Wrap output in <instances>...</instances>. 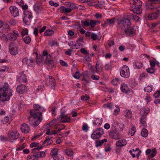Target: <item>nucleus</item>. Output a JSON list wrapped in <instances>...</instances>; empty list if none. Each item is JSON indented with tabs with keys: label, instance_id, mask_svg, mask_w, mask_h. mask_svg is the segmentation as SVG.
I'll return each instance as SVG.
<instances>
[{
	"label": "nucleus",
	"instance_id": "f257e3e1",
	"mask_svg": "<svg viewBox=\"0 0 160 160\" xmlns=\"http://www.w3.org/2000/svg\"><path fill=\"white\" fill-rule=\"evenodd\" d=\"M30 114L32 117H29L28 118L30 124L33 126H38L42 120L41 113L37 114L35 111H31Z\"/></svg>",
	"mask_w": 160,
	"mask_h": 160
},
{
	"label": "nucleus",
	"instance_id": "f03ea898",
	"mask_svg": "<svg viewBox=\"0 0 160 160\" xmlns=\"http://www.w3.org/2000/svg\"><path fill=\"white\" fill-rule=\"evenodd\" d=\"M71 120L69 117L65 114L64 112H62L60 116V117L57 118V119L53 120L50 123V124L52 125L56 124L58 122L62 123L70 122Z\"/></svg>",
	"mask_w": 160,
	"mask_h": 160
},
{
	"label": "nucleus",
	"instance_id": "7ed1b4c3",
	"mask_svg": "<svg viewBox=\"0 0 160 160\" xmlns=\"http://www.w3.org/2000/svg\"><path fill=\"white\" fill-rule=\"evenodd\" d=\"M32 17V13L31 12L28 11H25L23 12L22 18L25 24L30 25Z\"/></svg>",
	"mask_w": 160,
	"mask_h": 160
},
{
	"label": "nucleus",
	"instance_id": "20e7f679",
	"mask_svg": "<svg viewBox=\"0 0 160 160\" xmlns=\"http://www.w3.org/2000/svg\"><path fill=\"white\" fill-rule=\"evenodd\" d=\"M131 24L129 19L123 18L122 20L118 23V28L119 29H122L124 28L125 29L127 28H130L131 27Z\"/></svg>",
	"mask_w": 160,
	"mask_h": 160
},
{
	"label": "nucleus",
	"instance_id": "39448f33",
	"mask_svg": "<svg viewBox=\"0 0 160 160\" xmlns=\"http://www.w3.org/2000/svg\"><path fill=\"white\" fill-rule=\"evenodd\" d=\"M43 58L45 59V62L49 67L50 68H52L54 65L53 61L51 59V56L48 53L47 51H44L43 52Z\"/></svg>",
	"mask_w": 160,
	"mask_h": 160
},
{
	"label": "nucleus",
	"instance_id": "423d86ee",
	"mask_svg": "<svg viewBox=\"0 0 160 160\" xmlns=\"http://www.w3.org/2000/svg\"><path fill=\"white\" fill-rule=\"evenodd\" d=\"M120 74L121 77L127 78L130 76V71L128 67L126 65L122 66L120 70Z\"/></svg>",
	"mask_w": 160,
	"mask_h": 160
},
{
	"label": "nucleus",
	"instance_id": "0eeeda50",
	"mask_svg": "<svg viewBox=\"0 0 160 160\" xmlns=\"http://www.w3.org/2000/svg\"><path fill=\"white\" fill-rule=\"evenodd\" d=\"M103 133V130L101 128L96 129L91 135V138L93 139L99 138Z\"/></svg>",
	"mask_w": 160,
	"mask_h": 160
},
{
	"label": "nucleus",
	"instance_id": "6e6552de",
	"mask_svg": "<svg viewBox=\"0 0 160 160\" xmlns=\"http://www.w3.org/2000/svg\"><path fill=\"white\" fill-rule=\"evenodd\" d=\"M19 135L18 132L16 131L9 132L8 134V140L11 142H14L18 138Z\"/></svg>",
	"mask_w": 160,
	"mask_h": 160
},
{
	"label": "nucleus",
	"instance_id": "1a4fd4ad",
	"mask_svg": "<svg viewBox=\"0 0 160 160\" xmlns=\"http://www.w3.org/2000/svg\"><path fill=\"white\" fill-rule=\"evenodd\" d=\"M98 22L97 21H94L92 20H87L85 21H81L83 27H88L90 26L91 28H93L96 25L97 23Z\"/></svg>",
	"mask_w": 160,
	"mask_h": 160
},
{
	"label": "nucleus",
	"instance_id": "9d476101",
	"mask_svg": "<svg viewBox=\"0 0 160 160\" xmlns=\"http://www.w3.org/2000/svg\"><path fill=\"white\" fill-rule=\"evenodd\" d=\"M73 3H69L67 4L68 8L62 6L60 7V9L63 13H69L71 12L73 9Z\"/></svg>",
	"mask_w": 160,
	"mask_h": 160
},
{
	"label": "nucleus",
	"instance_id": "9b49d317",
	"mask_svg": "<svg viewBox=\"0 0 160 160\" xmlns=\"http://www.w3.org/2000/svg\"><path fill=\"white\" fill-rule=\"evenodd\" d=\"M9 52L10 53L13 55H16L18 53V47L15 44L13 43H10Z\"/></svg>",
	"mask_w": 160,
	"mask_h": 160
},
{
	"label": "nucleus",
	"instance_id": "f8f14e48",
	"mask_svg": "<svg viewBox=\"0 0 160 160\" xmlns=\"http://www.w3.org/2000/svg\"><path fill=\"white\" fill-rule=\"evenodd\" d=\"M22 62L23 64H25L30 67H33L34 64V61L33 59L30 57L29 59L27 57H25L22 60Z\"/></svg>",
	"mask_w": 160,
	"mask_h": 160
},
{
	"label": "nucleus",
	"instance_id": "ddd939ff",
	"mask_svg": "<svg viewBox=\"0 0 160 160\" xmlns=\"http://www.w3.org/2000/svg\"><path fill=\"white\" fill-rule=\"evenodd\" d=\"M33 107L35 110L32 111H35L37 114L41 113V116H42V112H44L45 110L44 108L38 104H34Z\"/></svg>",
	"mask_w": 160,
	"mask_h": 160
},
{
	"label": "nucleus",
	"instance_id": "4468645a",
	"mask_svg": "<svg viewBox=\"0 0 160 160\" xmlns=\"http://www.w3.org/2000/svg\"><path fill=\"white\" fill-rule=\"evenodd\" d=\"M16 90L18 93L23 94L26 92L27 87L25 85L21 84L17 87Z\"/></svg>",
	"mask_w": 160,
	"mask_h": 160
},
{
	"label": "nucleus",
	"instance_id": "2eb2a0df",
	"mask_svg": "<svg viewBox=\"0 0 160 160\" xmlns=\"http://www.w3.org/2000/svg\"><path fill=\"white\" fill-rule=\"evenodd\" d=\"M9 10L12 16L16 17L19 15V11L18 9L15 6H12L9 8Z\"/></svg>",
	"mask_w": 160,
	"mask_h": 160
},
{
	"label": "nucleus",
	"instance_id": "dca6fc26",
	"mask_svg": "<svg viewBox=\"0 0 160 160\" xmlns=\"http://www.w3.org/2000/svg\"><path fill=\"white\" fill-rule=\"evenodd\" d=\"M115 22V19L114 18L107 19L105 21L103 24H102V27L105 28L109 25L110 27H112Z\"/></svg>",
	"mask_w": 160,
	"mask_h": 160
},
{
	"label": "nucleus",
	"instance_id": "f3484780",
	"mask_svg": "<svg viewBox=\"0 0 160 160\" xmlns=\"http://www.w3.org/2000/svg\"><path fill=\"white\" fill-rule=\"evenodd\" d=\"M124 31L125 34L128 36L132 37L136 35L135 31L131 27L125 29Z\"/></svg>",
	"mask_w": 160,
	"mask_h": 160
},
{
	"label": "nucleus",
	"instance_id": "a211bd4d",
	"mask_svg": "<svg viewBox=\"0 0 160 160\" xmlns=\"http://www.w3.org/2000/svg\"><path fill=\"white\" fill-rule=\"evenodd\" d=\"M65 128V127L64 126H63V127L62 128H58V130H51L50 129H48L47 130V132H46V134L47 135H55L57 134V135H58V132L63 129Z\"/></svg>",
	"mask_w": 160,
	"mask_h": 160
},
{
	"label": "nucleus",
	"instance_id": "6ab92c4d",
	"mask_svg": "<svg viewBox=\"0 0 160 160\" xmlns=\"http://www.w3.org/2000/svg\"><path fill=\"white\" fill-rule=\"evenodd\" d=\"M52 138V135H49V136L46 137V139L43 142L42 145L40 146H38L37 147L34 148L32 149L33 151H35L36 150L38 151L42 149L44 146V144L47 142V141L51 140Z\"/></svg>",
	"mask_w": 160,
	"mask_h": 160
},
{
	"label": "nucleus",
	"instance_id": "aec40b11",
	"mask_svg": "<svg viewBox=\"0 0 160 160\" xmlns=\"http://www.w3.org/2000/svg\"><path fill=\"white\" fill-rule=\"evenodd\" d=\"M130 10L132 11L133 13L137 14H141L142 11L141 8L135 6H132L130 8Z\"/></svg>",
	"mask_w": 160,
	"mask_h": 160
},
{
	"label": "nucleus",
	"instance_id": "412c9836",
	"mask_svg": "<svg viewBox=\"0 0 160 160\" xmlns=\"http://www.w3.org/2000/svg\"><path fill=\"white\" fill-rule=\"evenodd\" d=\"M21 129L22 132L25 133H28L30 130L29 126L25 123L22 124L21 127Z\"/></svg>",
	"mask_w": 160,
	"mask_h": 160
},
{
	"label": "nucleus",
	"instance_id": "4be33fe9",
	"mask_svg": "<svg viewBox=\"0 0 160 160\" xmlns=\"http://www.w3.org/2000/svg\"><path fill=\"white\" fill-rule=\"evenodd\" d=\"M49 84L51 87L52 89L54 90L55 88V81L54 78L52 77L49 76Z\"/></svg>",
	"mask_w": 160,
	"mask_h": 160
},
{
	"label": "nucleus",
	"instance_id": "5701e85b",
	"mask_svg": "<svg viewBox=\"0 0 160 160\" xmlns=\"http://www.w3.org/2000/svg\"><path fill=\"white\" fill-rule=\"evenodd\" d=\"M119 132H111L109 133V135L112 138L115 139H118L120 138Z\"/></svg>",
	"mask_w": 160,
	"mask_h": 160
},
{
	"label": "nucleus",
	"instance_id": "b1692460",
	"mask_svg": "<svg viewBox=\"0 0 160 160\" xmlns=\"http://www.w3.org/2000/svg\"><path fill=\"white\" fill-rule=\"evenodd\" d=\"M127 143L126 140L124 139L117 141L116 142V145L117 147H119L126 145Z\"/></svg>",
	"mask_w": 160,
	"mask_h": 160
},
{
	"label": "nucleus",
	"instance_id": "393cba45",
	"mask_svg": "<svg viewBox=\"0 0 160 160\" xmlns=\"http://www.w3.org/2000/svg\"><path fill=\"white\" fill-rule=\"evenodd\" d=\"M158 17V14L156 12H151L148 14V16L149 20H152L156 19Z\"/></svg>",
	"mask_w": 160,
	"mask_h": 160
},
{
	"label": "nucleus",
	"instance_id": "a878e982",
	"mask_svg": "<svg viewBox=\"0 0 160 160\" xmlns=\"http://www.w3.org/2000/svg\"><path fill=\"white\" fill-rule=\"evenodd\" d=\"M149 108H146L142 109L140 111V114L142 117H145L150 112Z\"/></svg>",
	"mask_w": 160,
	"mask_h": 160
},
{
	"label": "nucleus",
	"instance_id": "bb28decb",
	"mask_svg": "<svg viewBox=\"0 0 160 160\" xmlns=\"http://www.w3.org/2000/svg\"><path fill=\"white\" fill-rule=\"evenodd\" d=\"M120 89L122 91L125 93H127L128 91V88L127 85L125 83L121 84Z\"/></svg>",
	"mask_w": 160,
	"mask_h": 160
},
{
	"label": "nucleus",
	"instance_id": "cd10ccee",
	"mask_svg": "<svg viewBox=\"0 0 160 160\" xmlns=\"http://www.w3.org/2000/svg\"><path fill=\"white\" fill-rule=\"evenodd\" d=\"M146 117H142L140 120L141 125H142L143 128H145L147 127V124L146 121Z\"/></svg>",
	"mask_w": 160,
	"mask_h": 160
},
{
	"label": "nucleus",
	"instance_id": "c85d7f7f",
	"mask_svg": "<svg viewBox=\"0 0 160 160\" xmlns=\"http://www.w3.org/2000/svg\"><path fill=\"white\" fill-rule=\"evenodd\" d=\"M133 4L132 6H135L141 8L142 5V2L140 0H132Z\"/></svg>",
	"mask_w": 160,
	"mask_h": 160
},
{
	"label": "nucleus",
	"instance_id": "c756f323",
	"mask_svg": "<svg viewBox=\"0 0 160 160\" xmlns=\"http://www.w3.org/2000/svg\"><path fill=\"white\" fill-rule=\"evenodd\" d=\"M102 118H99L96 119L93 122L94 126H99L102 123Z\"/></svg>",
	"mask_w": 160,
	"mask_h": 160
},
{
	"label": "nucleus",
	"instance_id": "7c9ffc66",
	"mask_svg": "<svg viewBox=\"0 0 160 160\" xmlns=\"http://www.w3.org/2000/svg\"><path fill=\"white\" fill-rule=\"evenodd\" d=\"M36 158H43L46 156V153L45 152L42 151L36 152L34 153Z\"/></svg>",
	"mask_w": 160,
	"mask_h": 160
},
{
	"label": "nucleus",
	"instance_id": "2f4dec72",
	"mask_svg": "<svg viewBox=\"0 0 160 160\" xmlns=\"http://www.w3.org/2000/svg\"><path fill=\"white\" fill-rule=\"evenodd\" d=\"M107 142V140L106 139H104L101 141L96 140L95 142V146L98 147L101 146L104 142Z\"/></svg>",
	"mask_w": 160,
	"mask_h": 160
},
{
	"label": "nucleus",
	"instance_id": "473e14b6",
	"mask_svg": "<svg viewBox=\"0 0 160 160\" xmlns=\"http://www.w3.org/2000/svg\"><path fill=\"white\" fill-rule=\"evenodd\" d=\"M125 116L128 118H130L132 116V113L131 111L127 109L125 111Z\"/></svg>",
	"mask_w": 160,
	"mask_h": 160
},
{
	"label": "nucleus",
	"instance_id": "72a5a7b5",
	"mask_svg": "<svg viewBox=\"0 0 160 160\" xmlns=\"http://www.w3.org/2000/svg\"><path fill=\"white\" fill-rule=\"evenodd\" d=\"M145 8L148 10H152L153 9L156 10L157 7H155L152 4H146L145 6Z\"/></svg>",
	"mask_w": 160,
	"mask_h": 160
},
{
	"label": "nucleus",
	"instance_id": "f704fd0d",
	"mask_svg": "<svg viewBox=\"0 0 160 160\" xmlns=\"http://www.w3.org/2000/svg\"><path fill=\"white\" fill-rule=\"evenodd\" d=\"M65 152L67 155L69 157H71L73 156L74 152L72 149H67L66 150Z\"/></svg>",
	"mask_w": 160,
	"mask_h": 160
},
{
	"label": "nucleus",
	"instance_id": "c9c22d12",
	"mask_svg": "<svg viewBox=\"0 0 160 160\" xmlns=\"http://www.w3.org/2000/svg\"><path fill=\"white\" fill-rule=\"evenodd\" d=\"M54 31L52 30L48 29L45 31L44 35L47 36H50L53 34Z\"/></svg>",
	"mask_w": 160,
	"mask_h": 160
},
{
	"label": "nucleus",
	"instance_id": "e433bc0d",
	"mask_svg": "<svg viewBox=\"0 0 160 160\" xmlns=\"http://www.w3.org/2000/svg\"><path fill=\"white\" fill-rule=\"evenodd\" d=\"M58 150L57 148H53L51 151L50 155L52 157H54L58 154Z\"/></svg>",
	"mask_w": 160,
	"mask_h": 160
},
{
	"label": "nucleus",
	"instance_id": "4c0bfd02",
	"mask_svg": "<svg viewBox=\"0 0 160 160\" xmlns=\"http://www.w3.org/2000/svg\"><path fill=\"white\" fill-rule=\"evenodd\" d=\"M121 82V80L118 78H116L113 79L112 81V84L114 85H117L119 84Z\"/></svg>",
	"mask_w": 160,
	"mask_h": 160
},
{
	"label": "nucleus",
	"instance_id": "58836bf2",
	"mask_svg": "<svg viewBox=\"0 0 160 160\" xmlns=\"http://www.w3.org/2000/svg\"><path fill=\"white\" fill-rule=\"evenodd\" d=\"M141 133L142 136L144 137H146L148 135V131L146 129H145V128H143Z\"/></svg>",
	"mask_w": 160,
	"mask_h": 160
},
{
	"label": "nucleus",
	"instance_id": "ea45409f",
	"mask_svg": "<svg viewBox=\"0 0 160 160\" xmlns=\"http://www.w3.org/2000/svg\"><path fill=\"white\" fill-rule=\"evenodd\" d=\"M153 89V86H148L145 87L144 88V90L146 92H152Z\"/></svg>",
	"mask_w": 160,
	"mask_h": 160
},
{
	"label": "nucleus",
	"instance_id": "a19ab883",
	"mask_svg": "<svg viewBox=\"0 0 160 160\" xmlns=\"http://www.w3.org/2000/svg\"><path fill=\"white\" fill-rule=\"evenodd\" d=\"M23 38V40L24 42L26 44H29V43L31 41V38L29 36H25Z\"/></svg>",
	"mask_w": 160,
	"mask_h": 160
},
{
	"label": "nucleus",
	"instance_id": "79ce46f5",
	"mask_svg": "<svg viewBox=\"0 0 160 160\" xmlns=\"http://www.w3.org/2000/svg\"><path fill=\"white\" fill-rule=\"evenodd\" d=\"M157 153V151L156 148L153 149L151 152L150 154L148 156V158H153L156 155Z\"/></svg>",
	"mask_w": 160,
	"mask_h": 160
},
{
	"label": "nucleus",
	"instance_id": "37998d69",
	"mask_svg": "<svg viewBox=\"0 0 160 160\" xmlns=\"http://www.w3.org/2000/svg\"><path fill=\"white\" fill-rule=\"evenodd\" d=\"M81 75L84 78L82 79L83 80H84L87 83L89 82V81L86 79L88 76V72L87 71H85L83 72Z\"/></svg>",
	"mask_w": 160,
	"mask_h": 160
},
{
	"label": "nucleus",
	"instance_id": "c03bdc74",
	"mask_svg": "<svg viewBox=\"0 0 160 160\" xmlns=\"http://www.w3.org/2000/svg\"><path fill=\"white\" fill-rule=\"evenodd\" d=\"M134 66L135 69H140L142 67V65L141 62H137L135 63Z\"/></svg>",
	"mask_w": 160,
	"mask_h": 160
},
{
	"label": "nucleus",
	"instance_id": "a18cd8bd",
	"mask_svg": "<svg viewBox=\"0 0 160 160\" xmlns=\"http://www.w3.org/2000/svg\"><path fill=\"white\" fill-rule=\"evenodd\" d=\"M8 37L9 40L12 41L15 40L17 38V37L13 33L9 34L8 35Z\"/></svg>",
	"mask_w": 160,
	"mask_h": 160
},
{
	"label": "nucleus",
	"instance_id": "49530a36",
	"mask_svg": "<svg viewBox=\"0 0 160 160\" xmlns=\"http://www.w3.org/2000/svg\"><path fill=\"white\" fill-rule=\"evenodd\" d=\"M28 31L27 28H24L22 30L21 32V35L22 37L26 35H28Z\"/></svg>",
	"mask_w": 160,
	"mask_h": 160
},
{
	"label": "nucleus",
	"instance_id": "de8ad7c7",
	"mask_svg": "<svg viewBox=\"0 0 160 160\" xmlns=\"http://www.w3.org/2000/svg\"><path fill=\"white\" fill-rule=\"evenodd\" d=\"M96 68L97 71L99 72H102V67L97 63L96 65Z\"/></svg>",
	"mask_w": 160,
	"mask_h": 160
},
{
	"label": "nucleus",
	"instance_id": "09e8293b",
	"mask_svg": "<svg viewBox=\"0 0 160 160\" xmlns=\"http://www.w3.org/2000/svg\"><path fill=\"white\" fill-rule=\"evenodd\" d=\"M20 79L23 82H26L27 81V79L26 75L23 74H22L20 76Z\"/></svg>",
	"mask_w": 160,
	"mask_h": 160
},
{
	"label": "nucleus",
	"instance_id": "8fccbe9b",
	"mask_svg": "<svg viewBox=\"0 0 160 160\" xmlns=\"http://www.w3.org/2000/svg\"><path fill=\"white\" fill-rule=\"evenodd\" d=\"M34 9L37 12H39L42 9V8L41 6L36 5Z\"/></svg>",
	"mask_w": 160,
	"mask_h": 160
},
{
	"label": "nucleus",
	"instance_id": "3c124183",
	"mask_svg": "<svg viewBox=\"0 0 160 160\" xmlns=\"http://www.w3.org/2000/svg\"><path fill=\"white\" fill-rule=\"evenodd\" d=\"M105 68L106 70H109L112 69V66L111 63H108L105 65Z\"/></svg>",
	"mask_w": 160,
	"mask_h": 160
},
{
	"label": "nucleus",
	"instance_id": "603ef678",
	"mask_svg": "<svg viewBox=\"0 0 160 160\" xmlns=\"http://www.w3.org/2000/svg\"><path fill=\"white\" fill-rule=\"evenodd\" d=\"M89 99V97L87 94H85L84 96L81 97V99L82 100L86 101L87 100Z\"/></svg>",
	"mask_w": 160,
	"mask_h": 160
},
{
	"label": "nucleus",
	"instance_id": "864d4df0",
	"mask_svg": "<svg viewBox=\"0 0 160 160\" xmlns=\"http://www.w3.org/2000/svg\"><path fill=\"white\" fill-rule=\"evenodd\" d=\"M136 131V128L135 126H133L131 129V131H129V133H130L131 135L132 136L134 135Z\"/></svg>",
	"mask_w": 160,
	"mask_h": 160
},
{
	"label": "nucleus",
	"instance_id": "5fc2aeb1",
	"mask_svg": "<svg viewBox=\"0 0 160 160\" xmlns=\"http://www.w3.org/2000/svg\"><path fill=\"white\" fill-rule=\"evenodd\" d=\"M119 129H118V132H122L123 129L124 128V124L123 123H120L118 125Z\"/></svg>",
	"mask_w": 160,
	"mask_h": 160
},
{
	"label": "nucleus",
	"instance_id": "6e6d98bb",
	"mask_svg": "<svg viewBox=\"0 0 160 160\" xmlns=\"http://www.w3.org/2000/svg\"><path fill=\"white\" fill-rule=\"evenodd\" d=\"M8 69V68L6 66H2L0 68V71L1 72H7Z\"/></svg>",
	"mask_w": 160,
	"mask_h": 160
},
{
	"label": "nucleus",
	"instance_id": "4d7b16f0",
	"mask_svg": "<svg viewBox=\"0 0 160 160\" xmlns=\"http://www.w3.org/2000/svg\"><path fill=\"white\" fill-rule=\"evenodd\" d=\"M8 140V138H7L6 137L2 135L0 136V140L1 141L5 142Z\"/></svg>",
	"mask_w": 160,
	"mask_h": 160
},
{
	"label": "nucleus",
	"instance_id": "13d9d810",
	"mask_svg": "<svg viewBox=\"0 0 160 160\" xmlns=\"http://www.w3.org/2000/svg\"><path fill=\"white\" fill-rule=\"evenodd\" d=\"M113 105L112 103H107L103 105V107L105 108H108L111 109L112 108Z\"/></svg>",
	"mask_w": 160,
	"mask_h": 160
},
{
	"label": "nucleus",
	"instance_id": "bf43d9fd",
	"mask_svg": "<svg viewBox=\"0 0 160 160\" xmlns=\"http://www.w3.org/2000/svg\"><path fill=\"white\" fill-rule=\"evenodd\" d=\"M91 38L93 40H96L98 38V35H97V34L92 33L91 34Z\"/></svg>",
	"mask_w": 160,
	"mask_h": 160
},
{
	"label": "nucleus",
	"instance_id": "052dcab7",
	"mask_svg": "<svg viewBox=\"0 0 160 160\" xmlns=\"http://www.w3.org/2000/svg\"><path fill=\"white\" fill-rule=\"evenodd\" d=\"M9 118L8 117L6 116L5 117L4 120L1 121V122L3 124L7 123L9 121Z\"/></svg>",
	"mask_w": 160,
	"mask_h": 160
},
{
	"label": "nucleus",
	"instance_id": "680f3d73",
	"mask_svg": "<svg viewBox=\"0 0 160 160\" xmlns=\"http://www.w3.org/2000/svg\"><path fill=\"white\" fill-rule=\"evenodd\" d=\"M116 109L114 110L113 114L115 115H117L119 112L120 109L118 106L116 105Z\"/></svg>",
	"mask_w": 160,
	"mask_h": 160
},
{
	"label": "nucleus",
	"instance_id": "e2e57ef3",
	"mask_svg": "<svg viewBox=\"0 0 160 160\" xmlns=\"http://www.w3.org/2000/svg\"><path fill=\"white\" fill-rule=\"evenodd\" d=\"M147 71L148 73H153L155 72V70L153 68H151L147 69Z\"/></svg>",
	"mask_w": 160,
	"mask_h": 160
},
{
	"label": "nucleus",
	"instance_id": "0e129e2a",
	"mask_svg": "<svg viewBox=\"0 0 160 160\" xmlns=\"http://www.w3.org/2000/svg\"><path fill=\"white\" fill-rule=\"evenodd\" d=\"M81 75L78 72H75L74 75H73V77L76 79H78Z\"/></svg>",
	"mask_w": 160,
	"mask_h": 160
},
{
	"label": "nucleus",
	"instance_id": "69168bd1",
	"mask_svg": "<svg viewBox=\"0 0 160 160\" xmlns=\"http://www.w3.org/2000/svg\"><path fill=\"white\" fill-rule=\"evenodd\" d=\"M132 19L134 21L137 22L139 21L140 19L136 15H133L132 16Z\"/></svg>",
	"mask_w": 160,
	"mask_h": 160
},
{
	"label": "nucleus",
	"instance_id": "338daca9",
	"mask_svg": "<svg viewBox=\"0 0 160 160\" xmlns=\"http://www.w3.org/2000/svg\"><path fill=\"white\" fill-rule=\"evenodd\" d=\"M91 78L94 80H98L100 78V77L98 75H92L91 76Z\"/></svg>",
	"mask_w": 160,
	"mask_h": 160
},
{
	"label": "nucleus",
	"instance_id": "774afa93",
	"mask_svg": "<svg viewBox=\"0 0 160 160\" xmlns=\"http://www.w3.org/2000/svg\"><path fill=\"white\" fill-rule=\"evenodd\" d=\"M82 129L83 131L87 132L88 130V126L86 124H83L82 127Z\"/></svg>",
	"mask_w": 160,
	"mask_h": 160
}]
</instances>
